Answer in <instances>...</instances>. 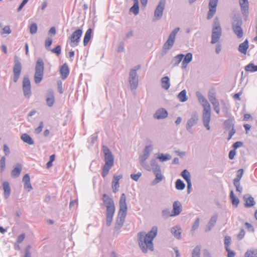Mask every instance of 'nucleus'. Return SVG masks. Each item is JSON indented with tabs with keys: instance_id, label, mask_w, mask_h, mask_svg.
I'll return each instance as SVG.
<instances>
[{
	"instance_id": "f257e3e1",
	"label": "nucleus",
	"mask_w": 257,
	"mask_h": 257,
	"mask_svg": "<svg viewBox=\"0 0 257 257\" xmlns=\"http://www.w3.org/2000/svg\"><path fill=\"white\" fill-rule=\"evenodd\" d=\"M157 232L158 228L154 226L147 233L143 231L138 233L139 244L144 253H146L148 249L151 251L154 250L153 241L157 236Z\"/></svg>"
},
{
	"instance_id": "f03ea898",
	"label": "nucleus",
	"mask_w": 257,
	"mask_h": 257,
	"mask_svg": "<svg viewBox=\"0 0 257 257\" xmlns=\"http://www.w3.org/2000/svg\"><path fill=\"white\" fill-rule=\"evenodd\" d=\"M119 209L116 221L115 227L119 229L123 225L126 215L127 207L126 203V196L122 193L119 202Z\"/></svg>"
},
{
	"instance_id": "7ed1b4c3",
	"label": "nucleus",
	"mask_w": 257,
	"mask_h": 257,
	"mask_svg": "<svg viewBox=\"0 0 257 257\" xmlns=\"http://www.w3.org/2000/svg\"><path fill=\"white\" fill-rule=\"evenodd\" d=\"M222 30L218 19L215 18L214 20L213 26L211 43L212 44L218 42L221 36Z\"/></svg>"
},
{
	"instance_id": "20e7f679",
	"label": "nucleus",
	"mask_w": 257,
	"mask_h": 257,
	"mask_svg": "<svg viewBox=\"0 0 257 257\" xmlns=\"http://www.w3.org/2000/svg\"><path fill=\"white\" fill-rule=\"evenodd\" d=\"M44 70V63L43 60L39 58L37 60L35 66L34 80L36 83H39L43 79Z\"/></svg>"
},
{
	"instance_id": "39448f33",
	"label": "nucleus",
	"mask_w": 257,
	"mask_h": 257,
	"mask_svg": "<svg viewBox=\"0 0 257 257\" xmlns=\"http://www.w3.org/2000/svg\"><path fill=\"white\" fill-rule=\"evenodd\" d=\"M153 149V145L146 146L143 152V154L139 157V161L141 166L146 170H150L149 165L146 162Z\"/></svg>"
},
{
	"instance_id": "423d86ee",
	"label": "nucleus",
	"mask_w": 257,
	"mask_h": 257,
	"mask_svg": "<svg viewBox=\"0 0 257 257\" xmlns=\"http://www.w3.org/2000/svg\"><path fill=\"white\" fill-rule=\"evenodd\" d=\"M180 30L179 28H176L173 31H172L170 34L166 42L164 43L163 46V51L165 53L167 52V51L171 49L173 46L176 37Z\"/></svg>"
},
{
	"instance_id": "0eeeda50",
	"label": "nucleus",
	"mask_w": 257,
	"mask_h": 257,
	"mask_svg": "<svg viewBox=\"0 0 257 257\" xmlns=\"http://www.w3.org/2000/svg\"><path fill=\"white\" fill-rule=\"evenodd\" d=\"M242 23L241 20L237 18L235 19L232 23V29L238 38H241L243 36Z\"/></svg>"
},
{
	"instance_id": "6e6552de",
	"label": "nucleus",
	"mask_w": 257,
	"mask_h": 257,
	"mask_svg": "<svg viewBox=\"0 0 257 257\" xmlns=\"http://www.w3.org/2000/svg\"><path fill=\"white\" fill-rule=\"evenodd\" d=\"M82 33V30L80 29L75 30L72 33V35L69 37L71 47H74L78 45Z\"/></svg>"
},
{
	"instance_id": "1a4fd4ad",
	"label": "nucleus",
	"mask_w": 257,
	"mask_h": 257,
	"mask_svg": "<svg viewBox=\"0 0 257 257\" xmlns=\"http://www.w3.org/2000/svg\"><path fill=\"white\" fill-rule=\"evenodd\" d=\"M165 4L166 0H160L154 12V21L159 20L162 17Z\"/></svg>"
},
{
	"instance_id": "9d476101",
	"label": "nucleus",
	"mask_w": 257,
	"mask_h": 257,
	"mask_svg": "<svg viewBox=\"0 0 257 257\" xmlns=\"http://www.w3.org/2000/svg\"><path fill=\"white\" fill-rule=\"evenodd\" d=\"M102 151L104 154V165L112 167L114 164V158L112 153L106 146L102 147Z\"/></svg>"
},
{
	"instance_id": "9b49d317",
	"label": "nucleus",
	"mask_w": 257,
	"mask_h": 257,
	"mask_svg": "<svg viewBox=\"0 0 257 257\" xmlns=\"http://www.w3.org/2000/svg\"><path fill=\"white\" fill-rule=\"evenodd\" d=\"M129 82L131 89H137L138 85V77L137 70L132 69L129 75Z\"/></svg>"
},
{
	"instance_id": "f8f14e48",
	"label": "nucleus",
	"mask_w": 257,
	"mask_h": 257,
	"mask_svg": "<svg viewBox=\"0 0 257 257\" xmlns=\"http://www.w3.org/2000/svg\"><path fill=\"white\" fill-rule=\"evenodd\" d=\"M199 120L198 114L195 112L191 114V117L187 120L186 123V130L190 133H192V127L195 126L198 123Z\"/></svg>"
},
{
	"instance_id": "ddd939ff",
	"label": "nucleus",
	"mask_w": 257,
	"mask_h": 257,
	"mask_svg": "<svg viewBox=\"0 0 257 257\" xmlns=\"http://www.w3.org/2000/svg\"><path fill=\"white\" fill-rule=\"evenodd\" d=\"M103 202L106 207V212H115V206L113 200L107 194L103 195Z\"/></svg>"
},
{
	"instance_id": "4468645a",
	"label": "nucleus",
	"mask_w": 257,
	"mask_h": 257,
	"mask_svg": "<svg viewBox=\"0 0 257 257\" xmlns=\"http://www.w3.org/2000/svg\"><path fill=\"white\" fill-rule=\"evenodd\" d=\"M211 119V108L208 109H205L203 110L202 114V121L204 126L209 131L210 130V126L209 125V122Z\"/></svg>"
},
{
	"instance_id": "2eb2a0df",
	"label": "nucleus",
	"mask_w": 257,
	"mask_h": 257,
	"mask_svg": "<svg viewBox=\"0 0 257 257\" xmlns=\"http://www.w3.org/2000/svg\"><path fill=\"white\" fill-rule=\"evenodd\" d=\"M23 89L25 96L29 98L31 95V83L28 76H26L24 78L23 81Z\"/></svg>"
},
{
	"instance_id": "dca6fc26",
	"label": "nucleus",
	"mask_w": 257,
	"mask_h": 257,
	"mask_svg": "<svg viewBox=\"0 0 257 257\" xmlns=\"http://www.w3.org/2000/svg\"><path fill=\"white\" fill-rule=\"evenodd\" d=\"M218 0H209V11L207 14V18L209 20L211 19L216 11V7Z\"/></svg>"
},
{
	"instance_id": "f3484780",
	"label": "nucleus",
	"mask_w": 257,
	"mask_h": 257,
	"mask_svg": "<svg viewBox=\"0 0 257 257\" xmlns=\"http://www.w3.org/2000/svg\"><path fill=\"white\" fill-rule=\"evenodd\" d=\"M196 95L198 99L199 102L201 103L203 107V110L211 108L210 105L208 102L206 98L199 91H197Z\"/></svg>"
},
{
	"instance_id": "a211bd4d",
	"label": "nucleus",
	"mask_w": 257,
	"mask_h": 257,
	"mask_svg": "<svg viewBox=\"0 0 257 257\" xmlns=\"http://www.w3.org/2000/svg\"><path fill=\"white\" fill-rule=\"evenodd\" d=\"M182 205L181 203L178 201H176L173 204V210L171 212V216H177L182 211Z\"/></svg>"
},
{
	"instance_id": "6ab92c4d",
	"label": "nucleus",
	"mask_w": 257,
	"mask_h": 257,
	"mask_svg": "<svg viewBox=\"0 0 257 257\" xmlns=\"http://www.w3.org/2000/svg\"><path fill=\"white\" fill-rule=\"evenodd\" d=\"M122 178V175H114L113 176V180L112 182V187L113 192L116 193L118 191V188L119 187V181Z\"/></svg>"
},
{
	"instance_id": "aec40b11",
	"label": "nucleus",
	"mask_w": 257,
	"mask_h": 257,
	"mask_svg": "<svg viewBox=\"0 0 257 257\" xmlns=\"http://www.w3.org/2000/svg\"><path fill=\"white\" fill-rule=\"evenodd\" d=\"M22 182L24 183V187L28 192L32 190L33 187L30 183V178L28 174H26L23 178Z\"/></svg>"
},
{
	"instance_id": "412c9836",
	"label": "nucleus",
	"mask_w": 257,
	"mask_h": 257,
	"mask_svg": "<svg viewBox=\"0 0 257 257\" xmlns=\"http://www.w3.org/2000/svg\"><path fill=\"white\" fill-rule=\"evenodd\" d=\"M243 200L245 202L244 206L247 208L253 206L255 203L254 198L249 194L244 195Z\"/></svg>"
},
{
	"instance_id": "4be33fe9",
	"label": "nucleus",
	"mask_w": 257,
	"mask_h": 257,
	"mask_svg": "<svg viewBox=\"0 0 257 257\" xmlns=\"http://www.w3.org/2000/svg\"><path fill=\"white\" fill-rule=\"evenodd\" d=\"M168 116V112L164 108H160L154 114V118L160 119H164L167 117Z\"/></svg>"
},
{
	"instance_id": "5701e85b",
	"label": "nucleus",
	"mask_w": 257,
	"mask_h": 257,
	"mask_svg": "<svg viewBox=\"0 0 257 257\" xmlns=\"http://www.w3.org/2000/svg\"><path fill=\"white\" fill-rule=\"evenodd\" d=\"M239 5L242 14L246 15L248 13L249 4L248 0H239Z\"/></svg>"
},
{
	"instance_id": "b1692460",
	"label": "nucleus",
	"mask_w": 257,
	"mask_h": 257,
	"mask_svg": "<svg viewBox=\"0 0 257 257\" xmlns=\"http://www.w3.org/2000/svg\"><path fill=\"white\" fill-rule=\"evenodd\" d=\"M153 172L155 175L156 178L152 182V185H155L161 182L163 180L164 177L162 174L161 169L156 171H154Z\"/></svg>"
},
{
	"instance_id": "393cba45",
	"label": "nucleus",
	"mask_w": 257,
	"mask_h": 257,
	"mask_svg": "<svg viewBox=\"0 0 257 257\" xmlns=\"http://www.w3.org/2000/svg\"><path fill=\"white\" fill-rule=\"evenodd\" d=\"M193 55L191 53H188L184 57L182 63V68L185 69L187 67L188 64L192 60Z\"/></svg>"
},
{
	"instance_id": "a878e982",
	"label": "nucleus",
	"mask_w": 257,
	"mask_h": 257,
	"mask_svg": "<svg viewBox=\"0 0 257 257\" xmlns=\"http://www.w3.org/2000/svg\"><path fill=\"white\" fill-rule=\"evenodd\" d=\"M217 215L216 214L213 215L210 218V221L208 223V224L206 225V228H205V231L208 232L211 230V229L215 226V224L216 222L217 219Z\"/></svg>"
},
{
	"instance_id": "bb28decb",
	"label": "nucleus",
	"mask_w": 257,
	"mask_h": 257,
	"mask_svg": "<svg viewBox=\"0 0 257 257\" xmlns=\"http://www.w3.org/2000/svg\"><path fill=\"white\" fill-rule=\"evenodd\" d=\"M171 232L172 234L177 239L181 238V228L179 225L175 226L171 228Z\"/></svg>"
},
{
	"instance_id": "cd10ccee",
	"label": "nucleus",
	"mask_w": 257,
	"mask_h": 257,
	"mask_svg": "<svg viewBox=\"0 0 257 257\" xmlns=\"http://www.w3.org/2000/svg\"><path fill=\"white\" fill-rule=\"evenodd\" d=\"M60 72L63 79H66L69 73V69L68 65L65 63L61 67Z\"/></svg>"
},
{
	"instance_id": "c85d7f7f",
	"label": "nucleus",
	"mask_w": 257,
	"mask_h": 257,
	"mask_svg": "<svg viewBox=\"0 0 257 257\" xmlns=\"http://www.w3.org/2000/svg\"><path fill=\"white\" fill-rule=\"evenodd\" d=\"M172 156L169 154H164L163 153H158L156 159H158L160 162H163L170 160Z\"/></svg>"
},
{
	"instance_id": "c756f323",
	"label": "nucleus",
	"mask_w": 257,
	"mask_h": 257,
	"mask_svg": "<svg viewBox=\"0 0 257 257\" xmlns=\"http://www.w3.org/2000/svg\"><path fill=\"white\" fill-rule=\"evenodd\" d=\"M248 48V42L245 40L243 43L240 44L238 47V51L242 54H245Z\"/></svg>"
},
{
	"instance_id": "7c9ffc66",
	"label": "nucleus",
	"mask_w": 257,
	"mask_h": 257,
	"mask_svg": "<svg viewBox=\"0 0 257 257\" xmlns=\"http://www.w3.org/2000/svg\"><path fill=\"white\" fill-rule=\"evenodd\" d=\"M150 170H147L148 171L152 170L153 172L154 171H156L160 169V167L159 165L158 162L156 161V159H152L150 161V165H149Z\"/></svg>"
},
{
	"instance_id": "2f4dec72",
	"label": "nucleus",
	"mask_w": 257,
	"mask_h": 257,
	"mask_svg": "<svg viewBox=\"0 0 257 257\" xmlns=\"http://www.w3.org/2000/svg\"><path fill=\"white\" fill-rule=\"evenodd\" d=\"M161 85L165 90H168L170 88V79L168 76H165L161 79Z\"/></svg>"
},
{
	"instance_id": "473e14b6",
	"label": "nucleus",
	"mask_w": 257,
	"mask_h": 257,
	"mask_svg": "<svg viewBox=\"0 0 257 257\" xmlns=\"http://www.w3.org/2000/svg\"><path fill=\"white\" fill-rule=\"evenodd\" d=\"M134 2V5L130 8V12L133 13L135 15H137L139 13V3L138 0H133Z\"/></svg>"
},
{
	"instance_id": "72a5a7b5",
	"label": "nucleus",
	"mask_w": 257,
	"mask_h": 257,
	"mask_svg": "<svg viewBox=\"0 0 257 257\" xmlns=\"http://www.w3.org/2000/svg\"><path fill=\"white\" fill-rule=\"evenodd\" d=\"M92 33V29L91 28L88 29L85 34L83 39V45L84 46H86L91 38V34Z\"/></svg>"
},
{
	"instance_id": "f704fd0d",
	"label": "nucleus",
	"mask_w": 257,
	"mask_h": 257,
	"mask_svg": "<svg viewBox=\"0 0 257 257\" xmlns=\"http://www.w3.org/2000/svg\"><path fill=\"white\" fill-rule=\"evenodd\" d=\"M21 139L24 142L30 145H33L34 144V142L32 138L27 134H23L21 136Z\"/></svg>"
},
{
	"instance_id": "c9c22d12",
	"label": "nucleus",
	"mask_w": 257,
	"mask_h": 257,
	"mask_svg": "<svg viewBox=\"0 0 257 257\" xmlns=\"http://www.w3.org/2000/svg\"><path fill=\"white\" fill-rule=\"evenodd\" d=\"M229 196L231 200L232 204L236 207L239 203V200L235 196L232 190L231 191Z\"/></svg>"
},
{
	"instance_id": "e433bc0d",
	"label": "nucleus",
	"mask_w": 257,
	"mask_h": 257,
	"mask_svg": "<svg viewBox=\"0 0 257 257\" xmlns=\"http://www.w3.org/2000/svg\"><path fill=\"white\" fill-rule=\"evenodd\" d=\"M12 31L10 26H5L2 29L1 34L2 36L6 37L10 35L12 33Z\"/></svg>"
},
{
	"instance_id": "4c0bfd02",
	"label": "nucleus",
	"mask_w": 257,
	"mask_h": 257,
	"mask_svg": "<svg viewBox=\"0 0 257 257\" xmlns=\"http://www.w3.org/2000/svg\"><path fill=\"white\" fill-rule=\"evenodd\" d=\"M114 212H106V225L107 226L111 225Z\"/></svg>"
},
{
	"instance_id": "58836bf2",
	"label": "nucleus",
	"mask_w": 257,
	"mask_h": 257,
	"mask_svg": "<svg viewBox=\"0 0 257 257\" xmlns=\"http://www.w3.org/2000/svg\"><path fill=\"white\" fill-rule=\"evenodd\" d=\"M184 57V55L182 54H180L177 55H176L175 57H174L173 59V61H174L175 63L174 64V66H177L179 65V64L183 61V59Z\"/></svg>"
},
{
	"instance_id": "ea45409f",
	"label": "nucleus",
	"mask_w": 257,
	"mask_h": 257,
	"mask_svg": "<svg viewBox=\"0 0 257 257\" xmlns=\"http://www.w3.org/2000/svg\"><path fill=\"white\" fill-rule=\"evenodd\" d=\"M181 176L186 180V181H191V175L190 172L186 169L183 170L181 174Z\"/></svg>"
},
{
	"instance_id": "a19ab883",
	"label": "nucleus",
	"mask_w": 257,
	"mask_h": 257,
	"mask_svg": "<svg viewBox=\"0 0 257 257\" xmlns=\"http://www.w3.org/2000/svg\"><path fill=\"white\" fill-rule=\"evenodd\" d=\"M245 257H257V249L247 250L245 253Z\"/></svg>"
},
{
	"instance_id": "79ce46f5",
	"label": "nucleus",
	"mask_w": 257,
	"mask_h": 257,
	"mask_svg": "<svg viewBox=\"0 0 257 257\" xmlns=\"http://www.w3.org/2000/svg\"><path fill=\"white\" fill-rule=\"evenodd\" d=\"M3 186L5 192V195L6 197H8L10 195L11 192V188L9 183L7 182H4Z\"/></svg>"
},
{
	"instance_id": "37998d69",
	"label": "nucleus",
	"mask_w": 257,
	"mask_h": 257,
	"mask_svg": "<svg viewBox=\"0 0 257 257\" xmlns=\"http://www.w3.org/2000/svg\"><path fill=\"white\" fill-rule=\"evenodd\" d=\"M245 70L251 72L257 71V65H254L253 63H249L245 67Z\"/></svg>"
},
{
	"instance_id": "c03bdc74",
	"label": "nucleus",
	"mask_w": 257,
	"mask_h": 257,
	"mask_svg": "<svg viewBox=\"0 0 257 257\" xmlns=\"http://www.w3.org/2000/svg\"><path fill=\"white\" fill-rule=\"evenodd\" d=\"M178 98L181 102H185L187 100V97L186 96V91L183 90L181 91L178 95Z\"/></svg>"
},
{
	"instance_id": "a18cd8bd",
	"label": "nucleus",
	"mask_w": 257,
	"mask_h": 257,
	"mask_svg": "<svg viewBox=\"0 0 257 257\" xmlns=\"http://www.w3.org/2000/svg\"><path fill=\"white\" fill-rule=\"evenodd\" d=\"M176 188L178 190H182L185 187V184L181 179L177 180L175 184Z\"/></svg>"
},
{
	"instance_id": "49530a36",
	"label": "nucleus",
	"mask_w": 257,
	"mask_h": 257,
	"mask_svg": "<svg viewBox=\"0 0 257 257\" xmlns=\"http://www.w3.org/2000/svg\"><path fill=\"white\" fill-rule=\"evenodd\" d=\"M201 247L196 246L193 249L192 253V257H200Z\"/></svg>"
},
{
	"instance_id": "de8ad7c7",
	"label": "nucleus",
	"mask_w": 257,
	"mask_h": 257,
	"mask_svg": "<svg viewBox=\"0 0 257 257\" xmlns=\"http://www.w3.org/2000/svg\"><path fill=\"white\" fill-rule=\"evenodd\" d=\"M243 174V170L241 169L237 171V175L235 178L233 180V182H240L241 178Z\"/></svg>"
},
{
	"instance_id": "09e8293b",
	"label": "nucleus",
	"mask_w": 257,
	"mask_h": 257,
	"mask_svg": "<svg viewBox=\"0 0 257 257\" xmlns=\"http://www.w3.org/2000/svg\"><path fill=\"white\" fill-rule=\"evenodd\" d=\"M54 102V97L52 94H50L46 99L47 104L49 106H52Z\"/></svg>"
},
{
	"instance_id": "8fccbe9b",
	"label": "nucleus",
	"mask_w": 257,
	"mask_h": 257,
	"mask_svg": "<svg viewBox=\"0 0 257 257\" xmlns=\"http://www.w3.org/2000/svg\"><path fill=\"white\" fill-rule=\"evenodd\" d=\"M112 167L104 165L103 168V171L102 173V176L105 177L108 173L109 170Z\"/></svg>"
},
{
	"instance_id": "3c124183",
	"label": "nucleus",
	"mask_w": 257,
	"mask_h": 257,
	"mask_svg": "<svg viewBox=\"0 0 257 257\" xmlns=\"http://www.w3.org/2000/svg\"><path fill=\"white\" fill-rule=\"evenodd\" d=\"M37 25L36 23H33L30 27V32L32 34H34L37 33Z\"/></svg>"
},
{
	"instance_id": "603ef678",
	"label": "nucleus",
	"mask_w": 257,
	"mask_h": 257,
	"mask_svg": "<svg viewBox=\"0 0 257 257\" xmlns=\"http://www.w3.org/2000/svg\"><path fill=\"white\" fill-rule=\"evenodd\" d=\"M231 237L229 236H226L224 238V245L225 249L229 248V245L231 243Z\"/></svg>"
},
{
	"instance_id": "864d4df0",
	"label": "nucleus",
	"mask_w": 257,
	"mask_h": 257,
	"mask_svg": "<svg viewBox=\"0 0 257 257\" xmlns=\"http://www.w3.org/2000/svg\"><path fill=\"white\" fill-rule=\"evenodd\" d=\"M51 52L59 56L61 53V48L60 45H57L55 48L51 50Z\"/></svg>"
},
{
	"instance_id": "5fc2aeb1",
	"label": "nucleus",
	"mask_w": 257,
	"mask_h": 257,
	"mask_svg": "<svg viewBox=\"0 0 257 257\" xmlns=\"http://www.w3.org/2000/svg\"><path fill=\"white\" fill-rule=\"evenodd\" d=\"M199 222H200L199 218H197L192 227V229H191L192 231H194L198 228L199 225Z\"/></svg>"
},
{
	"instance_id": "6e6d98bb",
	"label": "nucleus",
	"mask_w": 257,
	"mask_h": 257,
	"mask_svg": "<svg viewBox=\"0 0 257 257\" xmlns=\"http://www.w3.org/2000/svg\"><path fill=\"white\" fill-rule=\"evenodd\" d=\"M31 248V246L30 245H28L26 246V247L25 249V254L24 255V257H31V253L30 251Z\"/></svg>"
},
{
	"instance_id": "4d7b16f0",
	"label": "nucleus",
	"mask_w": 257,
	"mask_h": 257,
	"mask_svg": "<svg viewBox=\"0 0 257 257\" xmlns=\"http://www.w3.org/2000/svg\"><path fill=\"white\" fill-rule=\"evenodd\" d=\"M233 184L236 188V191L238 192L239 194L241 193L242 187L240 186V182H233Z\"/></svg>"
},
{
	"instance_id": "13d9d810",
	"label": "nucleus",
	"mask_w": 257,
	"mask_h": 257,
	"mask_svg": "<svg viewBox=\"0 0 257 257\" xmlns=\"http://www.w3.org/2000/svg\"><path fill=\"white\" fill-rule=\"evenodd\" d=\"M6 165V159L4 157H3L0 160V170L3 172L5 168Z\"/></svg>"
},
{
	"instance_id": "bf43d9fd",
	"label": "nucleus",
	"mask_w": 257,
	"mask_h": 257,
	"mask_svg": "<svg viewBox=\"0 0 257 257\" xmlns=\"http://www.w3.org/2000/svg\"><path fill=\"white\" fill-rule=\"evenodd\" d=\"M142 176V173L138 172L137 174H132L131 175V178L135 181H138Z\"/></svg>"
},
{
	"instance_id": "052dcab7",
	"label": "nucleus",
	"mask_w": 257,
	"mask_h": 257,
	"mask_svg": "<svg viewBox=\"0 0 257 257\" xmlns=\"http://www.w3.org/2000/svg\"><path fill=\"white\" fill-rule=\"evenodd\" d=\"M162 213V216L164 217H168L169 216H171V212L169 209H165L163 210Z\"/></svg>"
},
{
	"instance_id": "680f3d73",
	"label": "nucleus",
	"mask_w": 257,
	"mask_h": 257,
	"mask_svg": "<svg viewBox=\"0 0 257 257\" xmlns=\"http://www.w3.org/2000/svg\"><path fill=\"white\" fill-rule=\"evenodd\" d=\"M52 43V40L51 38H48L47 39H46L45 42V46L47 50H50V49H48V47L51 45Z\"/></svg>"
},
{
	"instance_id": "e2e57ef3",
	"label": "nucleus",
	"mask_w": 257,
	"mask_h": 257,
	"mask_svg": "<svg viewBox=\"0 0 257 257\" xmlns=\"http://www.w3.org/2000/svg\"><path fill=\"white\" fill-rule=\"evenodd\" d=\"M213 106L214 110L215 111V112L218 114L220 112V108H219V102L217 101L215 103H213L212 104Z\"/></svg>"
},
{
	"instance_id": "0e129e2a",
	"label": "nucleus",
	"mask_w": 257,
	"mask_h": 257,
	"mask_svg": "<svg viewBox=\"0 0 257 257\" xmlns=\"http://www.w3.org/2000/svg\"><path fill=\"white\" fill-rule=\"evenodd\" d=\"M208 98L212 104H213V103H215L218 101L214 94H209L208 96Z\"/></svg>"
},
{
	"instance_id": "69168bd1",
	"label": "nucleus",
	"mask_w": 257,
	"mask_h": 257,
	"mask_svg": "<svg viewBox=\"0 0 257 257\" xmlns=\"http://www.w3.org/2000/svg\"><path fill=\"white\" fill-rule=\"evenodd\" d=\"M244 235H245V231H244V229H241L237 236V239L238 240L242 239L243 238V237L244 236Z\"/></svg>"
},
{
	"instance_id": "338daca9",
	"label": "nucleus",
	"mask_w": 257,
	"mask_h": 257,
	"mask_svg": "<svg viewBox=\"0 0 257 257\" xmlns=\"http://www.w3.org/2000/svg\"><path fill=\"white\" fill-rule=\"evenodd\" d=\"M44 124L42 121L40 122L39 126L35 129V133L36 134H39L42 132V128L43 127Z\"/></svg>"
},
{
	"instance_id": "774afa93",
	"label": "nucleus",
	"mask_w": 257,
	"mask_h": 257,
	"mask_svg": "<svg viewBox=\"0 0 257 257\" xmlns=\"http://www.w3.org/2000/svg\"><path fill=\"white\" fill-rule=\"evenodd\" d=\"M25 236V234L24 233L19 235L17 237V243L22 242L24 240Z\"/></svg>"
}]
</instances>
